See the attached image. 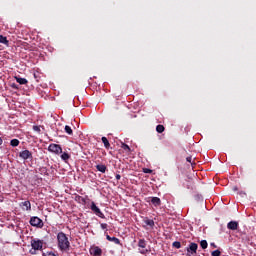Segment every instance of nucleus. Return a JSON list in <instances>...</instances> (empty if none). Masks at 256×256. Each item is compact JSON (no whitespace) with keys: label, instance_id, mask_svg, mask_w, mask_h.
Instances as JSON below:
<instances>
[{"label":"nucleus","instance_id":"1","mask_svg":"<svg viewBox=\"0 0 256 256\" xmlns=\"http://www.w3.org/2000/svg\"><path fill=\"white\" fill-rule=\"evenodd\" d=\"M57 243L58 249L60 251H69L71 247V242H69V238L67 237V234L64 232H59L57 234Z\"/></svg>","mask_w":256,"mask_h":256},{"label":"nucleus","instance_id":"2","mask_svg":"<svg viewBox=\"0 0 256 256\" xmlns=\"http://www.w3.org/2000/svg\"><path fill=\"white\" fill-rule=\"evenodd\" d=\"M31 255H37V251H43V240H31Z\"/></svg>","mask_w":256,"mask_h":256},{"label":"nucleus","instance_id":"3","mask_svg":"<svg viewBox=\"0 0 256 256\" xmlns=\"http://www.w3.org/2000/svg\"><path fill=\"white\" fill-rule=\"evenodd\" d=\"M90 209L94 215H97V217H100V219H105V214H103V212H101V209H99V207H97L95 202H91Z\"/></svg>","mask_w":256,"mask_h":256},{"label":"nucleus","instance_id":"4","mask_svg":"<svg viewBox=\"0 0 256 256\" xmlns=\"http://www.w3.org/2000/svg\"><path fill=\"white\" fill-rule=\"evenodd\" d=\"M138 247L140 248L139 253H141V255H147V253H149V249H147V241H145V239H140L138 241Z\"/></svg>","mask_w":256,"mask_h":256},{"label":"nucleus","instance_id":"5","mask_svg":"<svg viewBox=\"0 0 256 256\" xmlns=\"http://www.w3.org/2000/svg\"><path fill=\"white\" fill-rule=\"evenodd\" d=\"M48 151H50V153H55V155H61V153H63V148L58 144H50Z\"/></svg>","mask_w":256,"mask_h":256},{"label":"nucleus","instance_id":"6","mask_svg":"<svg viewBox=\"0 0 256 256\" xmlns=\"http://www.w3.org/2000/svg\"><path fill=\"white\" fill-rule=\"evenodd\" d=\"M20 159H23L24 161H27L28 159L30 161H33V153L29 150H23L19 152Z\"/></svg>","mask_w":256,"mask_h":256},{"label":"nucleus","instance_id":"7","mask_svg":"<svg viewBox=\"0 0 256 256\" xmlns=\"http://www.w3.org/2000/svg\"><path fill=\"white\" fill-rule=\"evenodd\" d=\"M30 225H32V227H43V220H41V218L37 217V216H33L30 218Z\"/></svg>","mask_w":256,"mask_h":256},{"label":"nucleus","instance_id":"8","mask_svg":"<svg viewBox=\"0 0 256 256\" xmlns=\"http://www.w3.org/2000/svg\"><path fill=\"white\" fill-rule=\"evenodd\" d=\"M89 252H90V255H93V256L103 255V250L99 246H91Z\"/></svg>","mask_w":256,"mask_h":256},{"label":"nucleus","instance_id":"9","mask_svg":"<svg viewBox=\"0 0 256 256\" xmlns=\"http://www.w3.org/2000/svg\"><path fill=\"white\" fill-rule=\"evenodd\" d=\"M227 228L230 229V231H237V229H239V223L237 221H230L227 224Z\"/></svg>","mask_w":256,"mask_h":256},{"label":"nucleus","instance_id":"10","mask_svg":"<svg viewBox=\"0 0 256 256\" xmlns=\"http://www.w3.org/2000/svg\"><path fill=\"white\" fill-rule=\"evenodd\" d=\"M20 207L23 209V211H31V202L29 200L21 202Z\"/></svg>","mask_w":256,"mask_h":256},{"label":"nucleus","instance_id":"11","mask_svg":"<svg viewBox=\"0 0 256 256\" xmlns=\"http://www.w3.org/2000/svg\"><path fill=\"white\" fill-rule=\"evenodd\" d=\"M198 248L199 246L197 245V243L192 242L190 243L189 248H187V251L188 253H192L193 255L194 253H197Z\"/></svg>","mask_w":256,"mask_h":256},{"label":"nucleus","instance_id":"12","mask_svg":"<svg viewBox=\"0 0 256 256\" xmlns=\"http://www.w3.org/2000/svg\"><path fill=\"white\" fill-rule=\"evenodd\" d=\"M150 203H152V205H154V207H159L161 205V198L152 197V198H150Z\"/></svg>","mask_w":256,"mask_h":256},{"label":"nucleus","instance_id":"13","mask_svg":"<svg viewBox=\"0 0 256 256\" xmlns=\"http://www.w3.org/2000/svg\"><path fill=\"white\" fill-rule=\"evenodd\" d=\"M107 241H111L112 243H115V245H121V240L117 237H111L109 235H106Z\"/></svg>","mask_w":256,"mask_h":256},{"label":"nucleus","instance_id":"14","mask_svg":"<svg viewBox=\"0 0 256 256\" xmlns=\"http://www.w3.org/2000/svg\"><path fill=\"white\" fill-rule=\"evenodd\" d=\"M144 223L145 225H147L148 227H151V229H153V227H155V221L149 219V218H145L144 219Z\"/></svg>","mask_w":256,"mask_h":256},{"label":"nucleus","instance_id":"15","mask_svg":"<svg viewBox=\"0 0 256 256\" xmlns=\"http://www.w3.org/2000/svg\"><path fill=\"white\" fill-rule=\"evenodd\" d=\"M15 79H16L17 83H19V85H27V83H29L27 81V79H25V78H21V77L16 76Z\"/></svg>","mask_w":256,"mask_h":256},{"label":"nucleus","instance_id":"16","mask_svg":"<svg viewBox=\"0 0 256 256\" xmlns=\"http://www.w3.org/2000/svg\"><path fill=\"white\" fill-rule=\"evenodd\" d=\"M101 140H102V143L104 144L105 149H109L111 147V144L109 143V140L107 139V137L103 136Z\"/></svg>","mask_w":256,"mask_h":256},{"label":"nucleus","instance_id":"17","mask_svg":"<svg viewBox=\"0 0 256 256\" xmlns=\"http://www.w3.org/2000/svg\"><path fill=\"white\" fill-rule=\"evenodd\" d=\"M96 169L97 171H100V173H105V171H107V166L103 164H98L96 165Z\"/></svg>","mask_w":256,"mask_h":256},{"label":"nucleus","instance_id":"18","mask_svg":"<svg viewBox=\"0 0 256 256\" xmlns=\"http://www.w3.org/2000/svg\"><path fill=\"white\" fill-rule=\"evenodd\" d=\"M0 43H2V45H6V47H9V40H7V37L0 35Z\"/></svg>","mask_w":256,"mask_h":256},{"label":"nucleus","instance_id":"19","mask_svg":"<svg viewBox=\"0 0 256 256\" xmlns=\"http://www.w3.org/2000/svg\"><path fill=\"white\" fill-rule=\"evenodd\" d=\"M70 158H71V156L69 155V153L64 152V153H62V155H61V160H62V161L67 162V161H69Z\"/></svg>","mask_w":256,"mask_h":256},{"label":"nucleus","instance_id":"20","mask_svg":"<svg viewBox=\"0 0 256 256\" xmlns=\"http://www.w3.org/2000/svg\"><path fill=\"white\" fill-rule=\"evenodd\" d=\"M19 139H12L11 141H10V145H11V147H19Z\"/></svg>","mask_w":256,"mask_h":256},{"label":"nucleus","instance_id":"21","mask_svg":"<svg viewBox=\"0 0 256 256\" xmlns=\"http://www.w3.org/2000/svg\"><path fill=\"white\" fill-rule=\"evenodd\" d=\"M64 130H65V133H67L68 135H73V129H71V126L66 125Z\"/></svg>","mask_w":256,"mask_h":256},{"label":"nucleus","instance_id":"22","mask_svg":"<svg viewBox=\"0 0 256 256\" xmlns=\"http://www.w3.org/2000/svg\"><path fill=\"white\" fill-rule=\"evenodd\" d=\"M156 131L157 133H163V131H165V126L159 124L156 126Z\"/></svg>","mask_w":256,"mask_h":256},{"label":"nucleus","instance_id":"23","mask_svg":"<svg viewBox=\"0 0 256 256\" xmlns=\"http://www.w3.org/2000/svg\"><path fill=\"white\" fill-rule=\"evenodd\" d=\"M200 246L202 249H207V247L209 246V244L207 243V240H202L200 242Z\"/></svg>","mask_w":256,"mask_h":256},{"label":"nucleus","instance_id":"24","mask_svg":"<svg viewBox=\"0 0 256 256\" xmlns=\"http://www.w3.org/2000/svg\"><path fill=\"white\" fill-rule=\"evenodd\" d=\"M122 149H124V151H127L128 153H131V148L129 147V145L122 143Z\"/></svg>","mask_w":256,"mask_h":256},{"label":"nucleus","instance_id":"25","mask_svg":"<svg viewBox=\"0 0 256 256\" xmlns=\"http://www.w3.org/2000/svg\"><path fill=\"white\" fill-rule=\"evenodd\" d=\"M173 247H175L176 249H181V242H179V241H175V242H173Z\"/></svg>","mask_w":256,"mask_h":256},{"label":"nucleus","instance_id":"26","mask_svg":"<svg viewBox=\"0 0 256 256\" xmlns=\"http://www.w3.org/2000/svg\"><path fill=\"white\" fill-rule=\"evenodd\" d=\"M212 256H221V250H214L211 252Z\"/></svg>","mask_w":256,"mask_h":256},{"label":"nucleus","instance_id":"27","mask_svg":"<svg viewBox=\"0 0 256 256\" xmlns=\"http://www.w3.org/2000/svg\"><path fill=\"white\" fill-rule=\"evenodd\" d=\"M33 131L36 133H41V127L40 126H33Z\"/></svg>","mask_w":256,"mask_h":256},{"label":"nucleus","instance_id":"28","mask_svg":"<svg viewBox=\"0 0 256 256\" xmlns=\"http://www.w3.org/2000/svg\"><path fill=\"white\" fill-rule=\"evenodd\" d=\"M186 161H187L188 163H191V165H193V157H192V156H188V157L186 158Z\"/></svg>","mask_w":256,"mask_h":256},{"label":"nucleus","instance_id":"29","mask_svg":"<svg viewBox=\"0 0 256 256\" xmlns=\"http://www.w3.org/2000/svg\"><path fill=\"white\" fill-rule=\"evenodd\" d=\"M143 173H153V170H151L149 168H144Z\"/></svg>","mask_w":256,"mask_h":256},{"label":"nucleus","instance_id":"30","mask_svg":"<svg viewBox=\"0 0 256 256\" xmlns=\"http://www.w3.org/2000/svg\"><path fill=\"white\" fill-rule=\"evenodd\" d=\"M78 201H79L80 203H86L85 198H83V197H81V196H78Z\"/></svg>","mask_w":256,"mask_h":256},{"label":"nucleus","instance_id":"31","mask_svg":"<svg viewBox=\"0 0 256 256\" xmlns=\"http://www.w3.org/2000/svg\"><path fill=\"white\" fill-rule=\"evenodd\" d=\"M100 227H101V229H107L108 225H107V223H102L100 225Z\"/></svg>","mask_w":256,"mask_h":256},{"label":"nucleus","instance_id":"32","mask_svg":"<svg viewBox=\"0 0 256 256\" xmlns=\"http://www.w3.org/2000/svg\"><path fill=\"white\" fill-rule=\"evenodd\" d=\"M11 87H12V89H19V86H18L17 84H15V83H13V84L11 85Z\"/></svg>","mask_w":256,"mask_h":256},{"label":"nucleus","instance_id":"33","mask_svg":"<svg viewBox=\"0 0 256 256\" xmlns=\"http://www.w3.org/2000/svg\"><path fill=\"white\" fill-rule=\"evenodd\" d=\"M3 170V161H0V172Z\"/></svg>","mask_w":256,"mask_h":256},{"label":"nucleus","instance_id":"34","mask_svg":"<svg viewBox=\"0 0 256 256\" xmlns=\"http://www.w3.org/2000/svg\"><path fill=\"white\" fill-rule=\"evenodd\" d=\"M121 179V175L120 174H116V180L119 181Z\"/></svg>","mask_w":256,"mask_h":256},{"label":"nucleus","instance_id":"35","mask_svg":"<svg viewBox=\"0 0 256 256\" xmlns=\"http://www.w3.org/2000/svg\"><path fill=\"white\" fill-rule=\"evenodd\" d=\"M48 256H59V255H57V254H55L53 252H50V253H48Z\"/></svg>","mask_w":256,"mask_h":256},{"label":"nucleus","instance_id":"36","mask_svg":"<svg viewBox=\"0 0 256 256\" xmlns=\"http://www.w3.org/2000/svg\"><path fill=\"white\" fill-rule=\"evenodd\" d=\"M210 245H211V247H213L214 249H217V246L215 245V243L212 242Z\"/></svg>","mask_w":256,"mask_h":256},{"label":"nucleus","instance_id":"37","mask_svg":"<svg viewBox=\"0 0 256 256\" xmlns=\"http://www.w3.org/2000/svg\"><path fill=\"white\" fill-rule=\"evenodd\" d=\"M3 145V138L0 137V146Z\"/></svg>","mask_w":256,"mask_h":256},{"label":"nucleus","instance_id":"38","mask_svg":"<svg viewBox=\"0 0 256 256\" xmlns=\"http://www.w3.org/2000/svg\"><path fill=\"white\" fill-rule=\"evenodd\" d=\"M239 195H247L245 192H240Z\"/></svg>","mask_w":256,"mask_h":256}]
</instances>
